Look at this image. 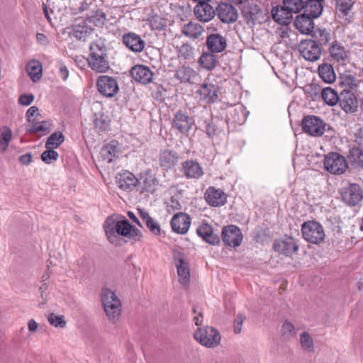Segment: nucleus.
Returning a JSON list of instances; mask_svg holds the SVG:
<instances>
[{
  "mask_svg": "<svg viewBox=\"0 0 363 363\" xmlns=\"http://www.w3.org/2000/svg\"><path fill=\"white\" fill-rule=\"evenodd\" d=\"M104 228L108 241L112 244L118 242V236L139 240L141 238L140 231L134 228L123 216H108L104 224Z\"/></svg>",
  "mask_w": 363,
  "mask_h": 363,
  "instance_id": "1",
  "label": "nucleus"
},
{
  "mask_svg": "<svg viewBox=\"0 0 363 363\" xmlns=\"http://www.w3.org/2000/svg\"><path fill=\"white\" fill-rule=\"evenodd\" d=\"M101 300L108 321L113 324L118 322L122 314V303L116 293L108 288H103Z\"/></svg>",
  "mask_w": 363,
  "mask_h": 363,
  "instance_id": "2",
  "label": "nucleus"
},
{
  "mask_svg": "<svg viewBox=\"0 0 363 363\" xmlns=\"http://www.w3.org/2000/svg\"><path fill=\"white\" fill-rule=\"evenodd\" d=\"M90 54L88 60L89 67L96 72H106L109 68L107 60L106 48L104 43L98 40L89 46Z\"/></svg>",
  "mask_w": 363,
  "mask_h": 363,
  "instance_id": "3",
  "label": "nucleus"
},
{
  "mask_svg": "<svg viewBox=\"0 0 363 363\" xmlns=\"http://www.w3.org/2000/svg\"><path fill=\"white\" fill-rule=\"evenodd\" d=\"M301 233L306 241L311 244L319 245L325 238L323 225L316 220H308L301 225Z\"/></svg>",
  "mask_w": 363,
  "mask_h": 363,
  "instance_id": "4",
  "label": "nucleus"
},
{
  "mask_svg": "<svg viewBox=\"0 0 363 363\" xmlns=\"http://www.w3.org/2000/svg\"><path fill=\"white\" fill-rule=\"evenodd\" d=\"M194 336L201 345L209 348L218 346L221 340L219 332L213 327L199 328Z\"/></svg>",
  "mask_w": 363,
  "mask_h": 363,
  "instance_id": "5",
  "label": "nucleus"
},
{
  "mask_svg": "<svg viewBox=\"0 0 363 363\" xmlns=\"http://www.w3.org/2000/svg\"><path fill=\"white\" fill-rule=\"evenodd\" d=\"M323 164L328 172L337 175L343 174L348 167L346 159L337 152H330L325 155Z\"/></svg>",
  "mask_w": 363,
  "mask_h": 363,
  "instance_id": "6",
  "label": "nucleus"
},
{
  "mask_svg": "<svg viewBox=\"0 0 363 363\" xmlns=\"http://www.w3.org/2000/svg\"><path fill=\"white\" fill-rule=\"evenodd\" d=\"M326 123L315 116H305L302 121L303 130L312 136H320L325 131Z\"/></svg>",
  "mask_w": 363,
  "mask_h": 363,
  "instance_id": "7",
  "label": "nucleus"
},
{
  "mask_svg": "<svg viewBox=\"0 0 363 363\" xmlns=\"http://www.w3.org/2000/svg\"><path fill=\"white\" fill-rule=\"evenodd\" d=\"M342 199L347 206H355L363 199V191L359 185L350 184L341 190Z\"/></svg>",
  "mask_w": 363,
  "mask_h": 363,
  "instance_id": "8",
  "label": "nucleus"
},
{
  "mask_svg": "<svg viewBox=\"0 0 363 363\" xmlns=\"http://www.w3.org/2000/svg\"><path fill=\"white\" fill-rule=\"evenodd\" d=\"M298 50L305 60L311 62L318 60L321 55L319 45L313 40L301 41L298 45Z\"/></svg>",
  "mask_w": 363,
  "mask_h": 363,
  "instance_id": "9",
  "label": "nucleus"
},
{
  "mask_svg": "<svg viewBox=\"0 0 363 363\" xmlns=\"http://www.w3.org/2000/svg\"><path fill=\"white\" fill-rule=\"evenodd\" d=\"M222 239L226 245L231 247H237L240 245L243 236L238 226L230 225L223 228Z\"/></svg>",
  "mask_w": 363,
  "mask_h": 363,
  "instance_id": "10",
  "label": "nucleus"
},
{
  "mask_svg": "<svg viewBox=\"0 0 363 363\" xmlns=\"http://www.w3.org/2000/svg\"><path fill=\"white\" fill-rule=\"evenodd\" d=\"M99 91L106 97H113L118 90V84L116 79L107 75L100 76L96 82Z\"/></svg>",
  "mask_w": 363,
  "mask_h": 363,
  "instance_id": "11",
  "label": "nucleus"
},
{
  "mask_svg": "<svg viewBox=\"0 0 363 363\" xmlns=\"http://www.w3.org/2000/svg\"><path fill=\"white\" fill-rule=\"evenodd\" d=\"M180 172L188 179L198 180L204 172L201 164L194 160H187L181 163Z\"/></svg>",
  "mask_w": 363,
  "mask_h": 363,
  "instance_id": "12",
  "label": "nucleus"
},
{
  "mask_svg": "<svg viewBox=\"0 0 363 363\" xmlns=\"http://www.w3.org/2000/svg\"><path fill=\"white\" fill-rule=\"evenodd\" d=\"M274 250L286 256H291L298 250L296 240L291 237L277 239L273 244Z\"/></svg>",
  "mask_w": 363,
  "mask_h": 363,
  "instance_id": "13",
  "label": "nucleus"
},
{
  "mask_svg": "<svg viewBox=\"0 0 363 363\" xmlns=\"http://www.w3.org/2000/svg\"><path fill=\"white\" fill-rule=\"evenodd\" d=\"M100 154L104 161L113 162L122 155V146L118 141L112 140L102 147Z\"/></svg>",
  "mask_w": 363,
  "mask_h": 363,
  "instance_id": "14",
  "label": "nucleus"
},
{
  "mask_svg": "<svg viewBox=\"0 0 363 363\" xmlns=\"http://www.w3.org/2000/svg\"><path fill=\"white\" fill-rule=\"evenodd\" d=\"M338 103L346 113H354L357 108V99L350 90L343 89L339 94Z\"/></svg>",
  "mask_w": 363,
  "mask_h": 363,
  "instance_id": "15",
  "label": "nucleus"
},
{
  "mask_svg": "<svg viewBox=\"0 0 363 363\" xmlns=\"http://www.w3.org/2000/svg\"><path fill=\"white\" fill-rule=\"evenodd\" d=\"M216 11L218 17L223 23H234L238 19V13L237 9L231 4L220 3L218 6Z\"/></svg>",
  "mask_w": 363,
  "mask_h": 363,
  "instance_id": "16",
  "label": "nucleus"
},
{
  "mask_svg": "<svg viewBox=\"0 0 363 363\" xmlns=\"http://www.w3.org/2000/svg\"><path fill=\"white\" fill-rule=\"evenodd\" d=\"M331 58L340 65H345L349 60L350 52L337 40L332 42L329 48Z\"/></svg>",
  "mask_w": 363,
  "mask_h": 363,
  "instance_id": "17",
  "label": "nucleus"
},
{
  "mask_svg": "<svg viewBox=\"0 0 363 363\" xmlns=\"http://www.w3.org/2000/svg\"><path fill=\"white\" fill-rule=\"evenodd\" d=\"M116 183L117 186L121 190L130 191L138 184V179L133 173L125 171L116 175Z\"/></svg>",
  "mask_w": 363,
  "mask_h": 363,
  "instance_id": "18",
  "label": "nucleus"
},
{
  "mask_svg": "<svg viewBox=\"0 0 363 363\" xmlns=\"http://www.w3.org/2000/svg\"><path fill=\"white\" fill-rule=\"evenodd\" d=\"M197 93L201 100L207 104H212L218 99L220 89L217 85L212 83H204L200 86Z\"/></svg>",
  "mask_w": 363,
  "mask_h": 363,
  "instance_id": "19",
  "label": "nucleus"
},
{
  "mask_svg": "<svg viewBox=\"0 0 363 363\" xmlns=\"http://www.w3.org/2000/svg\"><path fill=\"white\" fill-rule=\"evenodd\" d=\"M130 75L136 81L143 84H147L152 81L154 74L147 66L137 65L130 71Z\"/></svg>",
  "mask_w": 363,
  "mask_h": 363,
  "instance_id": "20",
  "label": "nucleus"
},
{
  "mask_svg": "<svg viewBox=\"0 0 363 363\" xmlns=\"http://www.w3.org/2000/svg\"><path fill=\"white\" fill-rule=\"evenodd\" d=\"M191 218L186 213H178L171 220L172 230L178 234H185L189 229Z\"/></svg>",
  "mask_w": 363,
  "mask_h": 363,
  "instance_id": "21",
  "label": "nucleus"
},
{
  "mask_svg": "<svg viewBox=\"0 0 363 363\" xmlns=\"http://www.w3.org/2000/svg\"><path fill=\"white\" fill-rule=\"evenodd\" d=\"M194 13L195 17L201 22H208L216 16V11L208 2H202L197 4L194 9Z\"/></svg>",
  "mask_w": 363,
  "mask_h": 363,
  "instance_id": "22",
  "label": "nucleus"
},
{
  "mask_svg": "<svg viewBox=\"0 0 363 363\" xmlns=\"http://www.w3.org/2000/svg\"><path fill=\"white\" fill-rule=\"evenodd\" d=\"M206 45L211 52L220 53L225 50L227 41L222 35L212 33L207 37Z\"/></svg>",
  "mask_w": 363,
  "mask_h": 363,
  "instance_id": "23",
  "label": "nucleus"
},
{
  "mask_svg": "<svg viewBox=\"0 0 363 363\" xmlns=\"http://www.w3.org/2000/svg\"><path fill=\"white\" fill-rule=\"evenodd\" d=\"M194 121L186 113L178 111L172 121V127L181 133H187L191 128Z\"/></svg>",
  "mask_w": 363,
  "mask_h": 363,
  "instance_id": "24",
  "label": "nucleus"
},
{
  "mask_svg": "<svg viewBox=\"0 0 363 363\" xmlns=\"http://www.w3.org/2000/svg\"><path fill=\"white\" fill-rule=\"evenodd\" d=\"M123 44L132 52H140L145 46V41L135 33H128L123 35Z\"/></svg>",
  "mask_w": 363,
  "mask_h": 363,
  "instance_id": "25",
  "label": "nucleus"
},
{
  "mask_svg": "<svg viewBox=\"0 0 363 363\" xmlns=\"http://www.w3.org/2000/svg\"><path fill=\"white\" fill-rule=\"evenodd\" d=\"M206 202L211 206H220L226 203V197L223 191L211 186L204 194Z\"/></svg>",
  "mask_w": 363,
  "mask_h": 363,
  "instance_id": "26",
  "label": "nucleus"
},
{
  "mask_svg": "<svg viewBox=\"0 0 363 363\" xmlns=\"http://www.w3.org/2000/svg\"><path fill=\"white\" fill-rule=\"evenodd\" d=\"M196 233L199 237L210 245H216L220 242L219 235L214 232L213 227L208 223H202L199 225Z\"/></svg>",
  "mask_w": 363,
  "mask_h": 363,
  "instance_id": "27",
  "label": "nucleus"
},
{
  "mask_svg": "<svg viewBox=\"0 0 363 363\" xmlns=\"http://www.w3.org/2000/svg\"><path fill=\"white\" fill-rule=\"evenodd\" d=\"M271 14L273 20L280 25H289L293 18V14L284 4L273 7Z\"/></svg>",
  "mask_w": 363,
  "mask_h": 363,
  "instance_id": "28",
  "label": "nucleus"
},
{
  "mask_svg": "<svg viewBox=\"0 0 363 363\" xmlns=\"http://www.w3.org/2000/svg\"><path fill=\"white\" fill-rule=\"evenodd\" d=\"M296 28L302 34H311L314 28L313 18L301 14L296 16L294 21Z\"/></svg>",
  "mask_w": 363,
  "mask_h": 363,
  "instance_id": "29",
  "label": "nucleus"
},
{
  "mask_svg": "<svg viewBox=\"0 0 363 363\" xmlns=\"http://www.w3.org/2000/svg\"><path fill=\"white\" fill-rule=\"evenodd\" d=\"M178 159L177 152L171 150H162L159 155L160 164L165 169L174 167L177 164Z\"/></svg>",
  "mask_w": 363,
  "mask_h": 363,
  "instance_id": "30",
  "label": "nucleus"
},
{
  "mask_svg": "<svg viewBox=\"0 0 363 363\" xmlns=\"http://www.w3.org/2000/svg\"><path fill=\"white\" fill-rule=\"evenodd\" d=\"M198 74L194 69L186 66L179 67L174 73V77L181 83L193 84Z\"/></svg>",
  "mask_w": 363,
  "mask_h": 363,
  "instance_id": "31",
  "label": "nucleus"
},
{
  "mask_svg": "<svg viewBox=\"0 0 363 363\" xmlns=\"http://www.w3.org/2000/svg\"><path fill=\"white\" fill-rule=\"evenodd\" d=\"M203 32V27L196 22L189 21L182 27V34L192 40L198 39Z\"/></svg>",
  "mask_w": 363,
  "mask_h": 363,
  "instance_id": "32",
  "label": "nucleus"
},
{
  "mask_svg": "<svg viewBox=\"0 0 363 363\" xmlns=\"http://www.w3.org/2000/svg\"><path fill=\"white\" fill-rule=\"evenodd\" d=\"M177 269V274L179 278V282L183 285H186L189 281L190 271L187 262L183 258H179L175 262Z\"/></svg>",
  "mask_w": 363,
  "mask_h": 363,
  "instance_id": "33",
  "label": "nucleus"
},
{
  "mask_svg": "<svg viewBox=\"0 0 363 363\" xmlns=\"http://www.w3.org/2000/svg\"><path fill=\"white\" fill-rule=\"evenodd\" d=\"M319 77L321 79L327 83L331 84L336 79V74L333 67L328 63H323L319 65L318 69Z\"/></svg>",
  "mask_w": 363,
  "mask_h": 363,
  "instance_id": "34",
  "label": "nucleus"
},
{
  "mask_svg": "<svg viewBox=\"0 0 363 363\" xmlns=\"http://www.w3.org/2000/svg\"><path fill=\"white\" fill-rule=\"evenodd\" d=\"M323 0H307L305 4L304 13L313 18L320 16L323 11L321 1Z\"/></svg>",
  "mask_w": 363,
  "mask_h": 363,
  "instance_id": "35",
  "label": "nucleus"
},
{
  "mask_svg": "<svg viewBox=\"0 0 363 363\" xmlns=\"http://www.w3.org/2000/svg\"><path fill=\"white\" fill-rule=\"evenodd\" d=\"M199 65L207 71L213 70L217 65V57L213 52H203L198 61Z\"/></svg>",
  "mask_w": 363,
  "mask_h": 363,
  "instance_id": "36",
  "label": "nucleus"
},
{
  "mask_svg": "<svg viewBox=\"0 0 363 363\" xmlns=\"http://www.w3.org/2000/svg\"><path fill=\"white\" fill-rule=\"evenodd\" d=\"M92 29L89 27L84 21L75 24L72 26V35L77 40H85L86 38L91 34Z\"/></svg>",
  "mask_w": 363,
  "mask_h": 363,
  "instance_id": "37",
  "label": "nucleus"
},
{
  "mask_svg": "<svg viewBox=\"0 0 363 363\" xmlns=\"http://www.w3.org/2000/svg\"><path fill=\"white\" fill-rule=\"evenodd\" d=\"M321 96L325 103L329 106H335L338 103L339 95L331 87L323 88L321 91Z\"/></svg>",
  "mask_w": 363,
  "mask_h": 363,
  "instance_id": "38",
  "label": "nucleus"
},
{
  "mask_svg": "<svg viewBox=\"0 0 363 363\" xmlns=\"http://www.w3.org/2000/svg\"><path fill=\"white\" fill-rule=\"evenodd\" d=\"M12 138V131L4 126L0 128V152H4L9 145Z\"/></svg>",
  "mask_w": 363,
  "mask_h": 363,
  "instance_id": "39",
  "label": "nucleus"
},
{
  "mask_svg": "<svg viewBox=\"0 0 363 363\" xmlns=\"http://www.w3.org/2000/svg\"><path fill=\"white\" fill-rule=\"evenodd\" d=\"M178 57L191 60L194 58L195 49L189 43H184L177 49Z\"/></svg>",
  "mask_w": 363,
  "mask_h": 363,
  "instance_id": "40",
  "label": "nucleus"
},
{
  "mask_svg": "<svg viewBox=\"0 0 363 363\" xmlns=\"http://www.w3.org/2000/svg\"><path fill=\"white\" fill-rule=\"evenodd\" d=\"M27 72L33 82L40 79L42 74V66L38 61H32L27 65Z\"/></svg>",
  "mask_w": 363,
  "mask_h": 363,
  "instance_id": "41",
  "label": "nucleus"
},
{
  "mask_svg": "<svg viewBox=\"0 0 363 363\" xmlns=\"http://www.w3.org/2000/svg\"><path fill=\"white\" fill-rule=\"evenodd\" d=\"M86 21L98 27H102L106 23L107 18L104 12L97 10L87 17Z\"/></svg>",
  "mask_w": 363,
  "mask_h": 363,
  "instance_id": "42",
  "label": "nucleus"
},
{
  "mask_svg": "<svg viewBox=\"0 0 363 363\" xmlns=\"http://www.w3.org/2000/svg\"><path fill=\"white\" fill-rule=\"evenodd\" d=\"M300 344L303 351L307 352L314 351L313 339L309 333L303 332L300 335Z\"/></svg>",
  "mask_w": 363,
  "mask_h": 363,
  "instance_id": "43",
  "label": "nucleus"
},
{
  "mask_svg": "<svg viewBox=\"0 0 363 363\" xmlns=\"http://www.w3.org/2000/svg\"><path fill=\"white\" fill-rule=\"evenodd\" d=\"M306 1L303 0H283V4L293 13H299L305 9Z\"/></svg>",
  "mask_w": 363,
  "mask_h": 363,
  "instance_id": "44",
  "label": "nucleus"
},
{
  "mask_svg": "<svg viewBox=\"0 0 363 363\" xmlns=\"http://www.w3.org/2000/svg\"><path fill=\"white\" fill-rule=\"evenodd\" d=\"M349 159L354 165L363 168V151L359 147H353L350 150Z\"/></svg>",
  "mask_w": 363,
  "mask_h": 363,
  "instance_id": "45",
  "label": "nucleus"
},
{
  "mask_svg": "<svg viewBox=\"0 0 363 363\" xmlns=\"http://www.w3.org/2000/svg\"><path fill=\"white\" fill-rule=\"evenodd\" d=\"M64 140L65 138L62 133H54L48 138L45 143V147L47 149L57 148L63 143Z\"/></svg>",
  "mask_w": 363,
  "mask_h": 363,
  "instance_id": "46",
  "label": "nucleus"
},
{
  "mask_svg": "<svg viewBox=\"0 0 363 363\" xmlns=\"http://www.w3.org/2000/svg\"><path fill=\"white\" fill-rule=\"evenodd\" d=\"M259 11L257 6L253 4H247L244 6L242 13L247 21H254Z\"/></svg>",
  "mask_w": 363,
  "mask_h": 363,
  "instance_id": "47",
  "label": "nucleus"
},
{
  "mask_svg": "<svg viewBox=\"0 0 363 363\" xmlns=\"http://www.w3.org/2000/svg\"><path fill=\"white\" fill-rule=\"evenodd\" d=\"M221 121L219 120L215 121V123L213 121H205L206 133L209 138H213V137H216L220 134V133L221 132V128L219 127V123Z\"/></svg>",
  "mask_w": 363,
  "mask_h": 363,
  "instance_id": "48",
  "label": "nucleus"
},
{
  "mask_svg": "<svg viewBox=\"0 0 363 363\" xmlns=\"http://www.w3.org/2000/svg\"><path fill=\"white\" fill-rule=\"evenodd\" d=\"M281 333L284 338L289 340L296 335V330L291 322L286 320L281 326Z\"/></svg>",
  "mask_w": 363,
  "mask_h": 363,
  "instance_id": "49",
  "label": "nucleus"
},
{
  "mask_svg": "<svg viewBox=\"0 0 363 363\" xmlns=\"http://www.w3.org/2000/svg\"><path fill=\"white\" fill-rule=\"evenodd\" d=\"M48 321L51 325L60 328H65L67 324L63 315H57L54 313H50L48 315Z\"/></svg>",
  "mask_w": 363,
  "mask_h": 363,
  "instance_id": "50",
  "label": "nucleus"
},
{
  "mask_svg": "<svg viewBox=\"0 0 363 363\" xmlns=\"http://www.w3.org/2000/svg\"><path fill=\"white\" fill-rule=\"evenodd\" d=\"M31 133H47L50 131V124L47 121H35L32 122V127L30 128Z\"/></svg>",
  "mask_w": 363,
  "mask_h": 363,
  "instance_id": "51",
  "label": "nucleus"
},
{
  "mask_svg": "<svg viewBox=\"0 0 363 363\" xmlns=\"http://www.w3.org/2000/svg\"><path fill=\"white\" fill-rule=\"evenodd\" d=\"M342 84L345 87L344 89L354 90L357 88V79L352 74L345 75L342 78Z\"/></svg>",
  "mask_w": 363,
  "mask_h": 363,
  "instance_id": "52",
  "label": "nucleus"
},
{
  "mask_svg": "<svg viewBox=\"0 0 363 363\" xmlns=\"http://www.w3.org/2000/svg\"><path fill=\"white\" fill-rule=\"evenodd\" d=\"M59 157L57 152L53 149H48L44 151L41 155L42 160L46 164H51L55 162Z\"/></svg>",
  "mask_w": 363,
  "mask_h": 363,
  "instance_id": "53",
  "label": "nucleus"
},
{
  "mask_svg": "<svg viewBox=\"0 0 363 363\" xmlns=\"http://www.w3.org/2000/svg\"><path fill=\"white\" fill-rule=\"evenodd\" d=\"M318 38L321 45H326L331 40V35L326 29H318Z\"/></svg>",
  "mask_w": 363,
  "mask_h": 363,
  "instance_id": "54",
  "label": "nucleus"
},
{
  "mask_svg": "<svg viewBox=\"0 0 363 363\" xmlns=\"http://www.w3.org/2000/svg\"><path fill=\"white\" fill-rule=\"evenodd\" d=\"M148 229L154 234L159 235L160 234V226L159 223L152 218H149L145 223Z\"/></svg>",
  "mask_w": 363,
  "mask_h": 363,
  "instance_id": "55",
  "label": "nucleus"
},
{
  "mask_svg": "<svg viewBox=\"0 0 363 363\" xmlns=\"http://www.w3.org/2000/svg\"><path fill=\"white\" fill-rule=\"evenodd\" d=\"M340 11L347 14L353 5L352 0H337Z\"/></svg>",
  "mask_w": 363,
  "mask_h": 363,
  "instance_id": "56",
  "label": "nucleus"
},
{
  "mask_svg": "<svg viewBox=\"0 0 363 363\" xmlns=\"http://www.w3.org/2000/svg\"><path fill=\"white\" fill-rule=\"evenodd\" d=\"M245 317L242 314H238L234 320V333L239 334L242 330V323Z\"/></svg>",
  "mask_w": 363,
  "mask_h": 363,
  "instance_id": "57",
  "label": "nucleus"
},
{
  "mask_svg": "<svg viewBox=\"0 0 363 363\" xmlns=\"http://www.w3.org/2000/svg\"><path fill=\"white\" fill-rule=\"evenodd\" d=\"M94 124L96 128H99L101 130H105L108 127V123L104 118L103 116L97 117L94 120Z\"/></svg>",
  "mask_w": 363,
  "mask_h": 363,
  "instance_id": "58",
  "label": "nucleus"
},
{
  "mask_svg": "<svg viewBox=\"0 0 363 363\" xmlns=\"http://www.w3.org/2000/svg\"><path fill=\"white\" fill-rule=\"evenodd\" d=\"M38 115H40L38 112V108L37 106H35L30 107L26 112V117L30 123L34 121L35 117Z\"/></svg>",
  "mask_w": 363,
  "mask_h": 363,
  "instance_id": "59",
  "label": "nucleus"
},
{
  "mask_svg": "<svg viewBox=\"0 0 363 363\" xmlns=\"http://www.w3.org/2000/svg\"><path fill=\"white\" fill-rule=\"evenodd\" d=\"M34 100L33 94H22L18 99V103L23 106H29Z\"/></svg>",
  "mask_w": 363,
  "mask_h": 363,
  "instance_id": "60",
  "label": "nucleus"
},
{
  "mask_svg": "<svg viewBox=\"0 0 363 363\" xmlns=\"http://www.w3.org/2000/svg\"><path fill=\"white\" fill-rule=\"evenodd\" d=\"M354 141L359 145L360 149L363 148V128H358L354 133Z\"/></svg>",
  "mask_w": 363,
  "mask_h": 363,
  "instance_id": "61",
  "label": "nucleus"
},
{
  "mask_svg": "<svg viewBox=\"0 0 363 363\" xmlns=\"http://www.w3.org/2000/svg\"><path fill=\"white\" fill-rule=\"evenodd\" d=\"M59 76L63 81H65L69 77V70L65 65L62 62L58 63Z\"/></svg>",
  "mask_w": 363,
  "mask_h": 363,
  "instance_id": "62",
  "label": "nucleus"
},
{
  "mask_svg": "<svg viewBox=\"0 0 363 363\" xmlns=\"http://www.w3.org/2000/svg\"><path fill=\"white\" fill-rule=\"evenodd\" d=\"M19 162L24 165H28L32 162V155L26 153L19 157Z\"/></svg>",
  "mask_w": 363,
  "mask_h": 363,
  "instance_id": "63",
  "label": "nucleus"
},
{
  "mask_svg": "<svg viewBox=\"0 0 363 363\" xmlns=\"http://www.w3.org/2000/svg\"><path fill=\"white\" fill-rule=\"evenodd\" d=\"M240 111H238L237 108L234 109L235 115L239 114L240 113L242 115V118H240V117H238V119L235 118L234 122L237 123L238 124H242L246 121L245 113H244L243 110L240 108Z\"/></svg>",
  "mask_w": 363,
  "mask_h": 363,
  "instance_id": "64",
  "label": "nucleus"
}]
</instances>
